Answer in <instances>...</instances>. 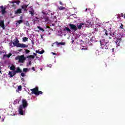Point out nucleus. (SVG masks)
Instances as JSON below:
<instances>
[{"label": "nucleus", "mask_w": 125, "mask_h": 125, "mask_svg": "<svg viewBox=\"0 0 125 125\" xmlns=\"http://www.w3.org/2000/svg\"><path fill=\"white\" fill-rule=\"evenodd\" d=\"M87 9H88L87 8H86L85 11V12L87 11Z\"/></svg>", "instance_id": "obj_56"}, {"label": "nucleus", "mask_w": 125, "mask_h": 125, "mask_svg": "<svg viewBox=\"0 0 125 125\" xmlns=\"http://www.w3.org/2000/svg\"><path fill=\"white\" fill-rule=\"evenodd\" d=\"M17 73V72H16V71H14V72H13V76H15V75H16V73Z\"/></svg>", "instance_id": "obj_40"}, {"label": "nucleus", "mask_w": 125, "mask_h": 125, "mask_svg": "<svg viewBox=\"0 0 125 125\" xmlns=\"http://www.w3.org/2000/svg\"><path fill=\"white\" fill-rule=\"evenodd\" d=\"M83 25H84V23H80L79 25H77V29L81 30L83 28Z\"/></svg>", "instance_id": "obj_17"}, {"label": "nucleus", "mask_w": 125, "mask_h": 125, "mask_svg": "<svg viewBox=\"0 0 125 125\" xmlns=\"http://www.w3.org/2000/svg\"><path fill=\"white\" fill-rule=\"evenodd\" d=\"M42 13H43V14H45V13H44V12H42Z\"/></svg>", "instance_id": "obj_57"}, {"label": "nucleus", "mask_w": 125, "mask_h": 125, "mask_svg": "<svg viewBox=\"0 0 125 125\" xmlns=\"http://www.w3.org/2000/svg\"><path fill=\"white\" fill-rule=\"evenodd\" d=\"M1 53H2V52L0 51V54H1Z\"/></svg>", "instance_id": "obj_59"}, {"label": "nucleus", "mask_w": 125, "mask_h": 125, "mask_svg": "<svg viewBox=\"0 0 125 125\" xmlns=\"http://www.w3.org/2000/svg\"><path fill=\"white\" fill-rule=\"evenodd\" d=\"M117 19H121V16H120V14H119V15H118Z\"/></svg>", "instance_id": "obj_41"}, {"label": "nucleus", "mask_w": 125, "mask_h": 125, "mask_svg": "<svg viewBox=\"0 0 125 125\" xmlns=\"http://www.w3.org/2000/svg\"><path fill=\"white\" fill-rule=\"evenodd\" d=\"M17 103L19 104V101L18 100H16L14 101V105H16Z\"/></svg>", "instance_id": "obj_28"}, {"label": "nucleus", "mask_w": 125, "mask_h": 125, "mask_svg": "<svg viewBox=\"0 0 125 125\" xmlns=\"http://www.w3.org/2000/svg\"><path fill=\"white\" fill-rule=\"evenodd\" d=\"M10 70H11V71H15V66H14V65H12L10 67Z\"/></svg>", "instance_id": "obj_19"}, {"label": "nucleus", "mask_w": 125, "mask_h": 125, "mask_svg": "<svg viewBox=\"0 0 125 125\" xmlns=\"http://www.w3.org/2000/svg\"><path fill=\"white\" fill-rule=\"evenodd\" d=\"M33 54H34V55H35V56H37V54L34 53Z\"/></svg>", "instance_id": "obj_52"}, {"label": "nucleus", "mask_w": 125, "mask_h": 125, "mask_svg": "<svg viewBox=\"0 0 125 125\" xmlns=\"http://www.w3.org/2000/svg\"><path fill=\"white\" fill-rule=\"evenodd\" d=\"M65 8H66L63 6L58 7V9H59V10H64V9H65Z\"/></svg>", "instance_id": "obj_22"}, {"label": "nucleus", "mask_w": 125, "mask_h": 125, "mask_svg": "<svg viewBox=\"0 0 125 125\" xmlns=\"http://www.w3.org/2000/svg\"><path fill=\"white\" fill-rule=\"evenodd\" d=\"M17 73H22V70L20 69V67H17L16 71H15Z\"/></svg>", "instance_id": "obj_18"}, {"label": "nucleus", "mask_w": 125, "mask_h": 125, "mask_svg": "<svg viewBox=\"0 0 125 125\" xmlns=\"http://www.w3.org/2000/svg\"><path fill=\"white\" fill-rule=\"evenodd\" d=\"M20 2H21V1H19V0H17L16 1V3H17V4L19 5V3H20Z\"/></svg>", "instance_id": "obj_36"}, {"label": "nucleus", "mask_w": 125, "mask_h": 125, "mask_svg": "<svg viewBox=\"0 0 125 125\" xmlns=\"http://www.w3.org/2000/svg\"><path fill=\"white\" fill-rule=\"evenodd\" d=\"M29 5H23L22 6H21V8L22 9H24V10H25V11H27V8L28 7V6Z\"/></svg>", "instance_id": "obj_15"}, {"label": "nucleus", "mask_w": 125, "mask_h": 125, "mask_svg": "<svg viewBox=\"0 0 125 125\" xmlns=\"http://www.w3.org/2000/svg\"><path fill=\"white\" fill-rule=\"evenodd\" d=\"M33 21L34 22L39 21V18L38 17H35V18L33 19Z\"/></svg>", "instance_id": "obj_30"}, {"label": "nucleus", "mask_w": 125, "mask_h": 125, "mask_svg": "<svg viewBox=\"0 0 125 125\" xmlns=\"http://www.w3.org/2000/svg\"><path fill=\"white\" fill-rule=\"evenodd\" d=\"M0 74H1V75L2 74V73H1V71H0Z\"/></svg>", "instance_id": "obj_58"}, {"label": "nucleus", "mask_w": 125, "mask_h": 125, "mask_svg": "<svg viewBox=\"0 0 125 125\" xmlns=\"http://www.w3.org/2000/svg\"><path fill=\"white\" fill-rule=\"evenodd\" d=\"M21 77H25V73H21Z\"/></svg>", "instance_id": "obj_39"}, {"label": "nucleus", "mask_w": 125, "mask_h": 125, "mask_svg": "<svg viewBox=\"0 0 125 125\" xmlns=\"http://www.w3.org/2000/svg\"><path fill=\"white\" fill-rule=\"evenodd\" d=\"M17 23H18L19 24H21V23H23V20H20L17 21Z\"/></svg>", "instance_id": "obj_29"}, {"label": "nucleus", "mask_w": 125, "mask_h": 125, "mask_svg": "<svg viewBox=\"0 0 125 125\" xmlns=\"http://www.w3.org/2000/svg\"><path fill=\"white\" fill-rule=\"evenodd\" d=\"M95 30L97 32H100V31H102L103 32H104V31H105V32H107V30L103 28V27H102V26H101V25H98L97 26V27H96L95 28Z\"/></svg>", "instance_id": "obj_5"}, {"label": "nucleus", "mask_w": 125, "mask_h": 125, "mask_svg": "<svg viewBox=\"0 0 125 125\" xmlns=\"http://www.w3.org/2000/svg\"><path fill=\"white\" fill-rule=\"evenodd\" d=\"M23 72H24L25 73H27V72H28V68H23Z\"/></svg>", "instance_id": "obj_31"}, {"label": "nucleus", "mask_w": 125, "mask_h": 125, "mask_svg": "<svg viewBox=\"0 0 125 125\" xmlns=\"http://www.w3.org/2000/svg\"><path fill=\"white\" fill-rule=\"evenodd\" d=\"M121 17H124V14L123 13H122L121 14Z\"/></svg>", "instance_id": "obj_46"}, {"label": "nucleus", "mask_w": 125, "mask_h": 125, "mask_svg": "<svg viewBox=\"0 0 125 125\" xmlns=\"http://www.w3.org/2000/svg\"><path fill=\"white\" fill-rule=\"evenodd\" d=\"M20 56H18V57H17L15 58V60H19V59H20Z\"/></svg>", "instance_id": "obj_35"}, {"label": "nucleus", "mask_w": 125, "mask_h": 125, "mask_svg": "<svg viewBox=\"0 0 125 125\" xmlns=\"http://www.w3.org/2000/svg\"><path fill=\"white\" fill-rule=\"evenodd\" d=\"M63 31H67V32H71V29L69 28L68 27H65L63 29Z\"/></svg>", "instance_id": "obj_21"}, {"label": "nucleus", "mask_w": 125, "mask_h": 125, "mask_svg": "<svg viewBox=\"0 0 125 125\" xmlns=\"http://www.w3.org/2000/svg\"><path fill=\"white\" fill-rule=\"evenodd\" d=\"M88 10H90V9H88Z\"/></svg>", "instance_id": "obj_64"}, {"label": "nucleus", "mask_w": 125, "mask_h": 125, "mask_svg": "<svg viewBox=\"0 0 125 125\" xmlns=\"http://www.w3.org/2000/svg\"><path fill=\"white\" fill-rule=\"evenodd\" d=\"M26 58H32V59H35V56L33 55H29L26 57Z\"/></svg>", "instance_id": "obj_23"}, {"label": "nucleus", "mask_w": 125, "mask_h": 125, "mask_svg": "<svg viewBox=\"0 0 125 125\" xmlns=\"http://www.w3.org/2000/svg\"><path fill=\"white\" fill-rule=\"evenodd\" d=\"M10 56H11V54H10V55H7V57H8V58H9V57H10Z\"/></svg>", "instance_id": "obj_47"}, {"label": "nucleus", "mask_w": 125, "mask_h": 125, "mask_svg": "<svg viewBox=\"0 0 125 125\" xmlns=\"http://www.w3.org/2000/svg\"><path fill=\"white\" fill-rule=\"evenodd\" d=\"M12 7H15V4L12 5Z\"/></svg>", "instance_id": "obj_51"}, {"label": "nucleus", "mask_w": 125, "mask_h": 125, "mask_svg": "<svg viewBox=\"0 0 125 125\" xmlns=\"http://www.w3.org/2000/svg\"><path fill=\"white\" fill-rule=\"evenodd\" d=\"M29 65L30 66H31V65H32V62H31V61L29 62V63H28V64L27 63V66H29Z\"/></svg>", "instance_id": "obj_34"}, {"label": "nucleus", "mask_w": 125, "mask_h": 125, "mask_svg": "<svg viewBox=\"0 0 125 125\" xmlns=\"http://www.w3.org/2000/svg\"><path fill=\"white\" fill-rule=\"evenodd\" d=\"M26 60V58H25V57L24 55L20 56V59H19V62L21 63H23L24 62V61Z\"/></svg>", "instance_id": "obj_9"}, {"label": "nucleus", "mask_w": 125, "mask_h": 125, "mask_svg": "<svg viewBox=\"0 0 125 125\" xmlns=\"http://www.w3.org/2000/svg\"><path fill=\"white\" fill-rule=\"evenodd\" d=\"M32 94H35V95H40V94H42V91H39V87H36L34 88L30 89Z\"/></svg>", "instance_id": "obj_4"}, {"label": "nucleus", "mask_w": 125, "mask_h": 125, "mask_svg": "<svg viewBox=\"0 0 125 125\" xmlns=\"http://www.w3.org/2000/svg\"><path fill=\"white\" fill-rule=\"evenodd\" d=\"M25 25H26V26H28V27H30V23L29 22V21H27L25 22V23H24Z\"/></svg>", "instance_id": "obj_25"}, {"label": "nucleus", "mask_w": 125, "mask_h": 125, "mask_svg": "<svg viewBox=\"0 0 125 125\" xmlns=\"http://www.w3.org/2000/svg\"><path fill=\"white\" fill-rule=\"evenodd\" d=\"M114 51H115V48H112V52H114Z\"/></svg>", "instance_id": "obj_48"}, {"label": "nucleus", "mask_w": 125, "mask_h": 125, "mask_svg": "<svg viewBox=\"0 0 125 125\" xmlns=\"http://www.w3.org/2000/svg\"><path fill=\"white\" fill-rule=\"evenodd\" d=\"M55 43H56L57 45H65V44H66L65 42H56L54 43H53V44H55Z\"/></svg>", "instance_id": "obj_11"}, {"label": "nucleus", "mask_w": 125, "mask_h": 125, "mask_svg": "<svg viewBox=\"0 0 125 125\" xmlns=\"http://www.w3.org/2000/svg\"><path fill=\"white\" fill-rule=\"evenodd\" d=\"M32 69L33 71H36V69L35 68V67H33Z\"/></svg>", "instance_id": "obj_45"}, {"label": "nucleus", "mask_w": 125, "mask_h": 125, "mask_svg": "<svg viewBox=\"0 0 125 125\" xmlns=\"http://www.w3.org/2000/svg\"><path fill=\"white\" fill-rule=\"evenodd\" d=\"M41 38H42V35L41 36Z\"/></svg>", "instance_id": "obj_61"}, {"label": "nucleus", "mask_w": 125, "mask_h": 125, "mask_svg": "<svg viewBox=\"0 0 125 125\" xmlns=\"http://www.w3.org/2000/svg\"><path fill=\"white\" fill-rule=\"evenodd\" d=\"M29 14H31V16H34L35 15V11L34 10L33 11H29Z\"/></svg>", "instance_id": "obj_20"}, {"label": "nucleus", "mask_w": 125, "mask_h": 125, "mask_svg": "<svg viewBox=\"0 0 125 125\" xmlns=\"http://www.w3.org/2000/svg\"><path fill=\"white\" fill-rule=\"evenodd\" d=\"M60 5H63V3H62V2H61V1H60Z\"/></svg>", "instance_id": "obj_43"}, {"label": "nucleus", "mask_w": 125, "mask_h": 125, "mask_svg": "<svg viewBox=\"0 0 125 125\" xmlns=\"http://www.w3.org/2000/svg\"><path fill=\"white\" fill-rule=\"evenodd\" d=\"M9 67H10V65H9V66H8V68H9Z\"/></svg>", "instance_id": "obj_63"}, {"label": "nucleus", "mask_w": 125, "mask_h": 125, "mask_svg": "<svg viewBox=\"0 0 125 125\" xmlns=\"http://www.w3.org/2000/svg\"><path fill=\"white\" fill-rule=\"evenodd\" d=\"M38 29H39L40 31H42V32H44V29L42 28L41 26H37Z\"/></svg>", "instance_id": "obj_24"}, {"label": "nucleus", "mask_w": 125, "mask_h": 125, "mask_svg": "<svg viewBox=\"0 0 125 125\" xmlns=\"http://www.w3.org/2000/svg\"><path fill=\"white\" fill-rule=\"evenodd\" d=\"M4 118H2V119H1V122H4Z\"/></svg>", "instance_id": "obj_44"}, {"label": "nucleus", "mask_w": 125, "mask_h": 125, "mask_svg": "<svg viewBox=\"0 0 125 125\" xmlns=\"http://www.w3.org/2000/svg\"><path fill=\"white\" fill-rule=\"evenodd\" d=\"M0 8L1 9V12L2 14H5V13H6V11H5L6 8L5 7H4L2 5L0 7Z\"/></svg>", "instance_id": "obj_10"}, {"label": "nucleus", "mask_w": 125, "mask_h": 125, "mask_svg": "<svg viewBox=\"0 0 125 125\" xmlns=\"http://www.w3.org/2000/svg\"><path fill=\"white\" fill-rule=\"evenodd\" d=\"M18 88L19 90H22V86L21 85L18 86Z\"/></svg>", "instance_id": "obj_32"}, {"label": "nucleus", "mask_w": 125, "mask_h": 125, "mask_svg": "<svg viewBox=\"0 0 125 125\" xmlns=\"http://www.w3.org/2000/svg\"><path fill=\"white\" fill-rule=\"evenodd\" d=\"M25 52L26 54H28L30 52V50H29L28 49H25Z\"/></svg>", "instance_id": "obj_33"}, {"label": "nucleus", "mask_w": 125, "mask_h": 125, "mask_svg": "<svg viewBox=\"0 0 125 125\" xmlns=\"http://www.w3.org/2000/svg\"><path fill=\"white\" fill-rule=\"evenodd\" d=\"M26 107H28V102L27 100H26V99H23L22 100V104L20 105L19 108V114H20V115H21V116H23L24 115L23 108L25 109V108H26Z\"/></svg>", "instance_id": "obj_1"}, {"label": "nucleus", "mask_w": 125, "mask_h": 125, "mask_svg": "<svg viewBox=\"0 0 125 125\" xmlns=\"http://www.w3.org/2000/svg\"><path fill=\"white\" fill-rule=\"evenodd\" d=\"M9 76H10V78H13V75L12 74V72L9 71L8 73Z\"/></svg>", "instance_id": "obj_26"}, {"label": "nucleus", "mask_w": 125, "mask_h": 125, "mask_svg": "<svg viewBox=\"0 0 125 125\" xmlns=\"http://www.w3.org/2000/svg\"><path fill=\"white\" fill-rule=\"evenodd\" d=\"M72 41H71V42H72V43H74V42H75V41H74L73 39H71Z\"/></svg>", "instance_id": "obj_42"}, {"label": "nucleus", "mask_w": 125, "mask_h": 125, "mask_svg": "<svg viewBox=\"0 0 125 125\" xmlns=\"http://www.w3.org/2000/svg\"><path fill=\"white\" fill-rule=\"evenodd\" d=\"M120 29H124V24L121 23V25L120 26Z\"/></svg>", "instance_id": "obj_37"}, {"label": "nucleus", "mask_w": 125, "mask_h": 125, "mask_svg": "<svg viewBox=\"0 0 125 125\" xmlns=\"http://www.w3.org/2000/svg\"><path fill=\"white\" fill-rule=\"evenodd\" d=\"M17 47H21V48H25L26 47H28V45H26L24 43H19L17 45Z\"/></svg>", "instance_id": "obj_8"}, {"label": "nucleus", "mask_w": 125, "mask_h": 125, "mask_svg": "<svg viewBox=\"0 0 125 125\" xmlns=\"http://www.w3.org/2000/svg\"><path fill=\"white\" fill-rule=\"evenodd\" d=\"M0 27L3 29H5V27H4V21H0Z\"/></svg>", "instance_id": "obj_12"}, {"label": "nucleus", "mask_w": 125, "mask_h": 125, "mask_svg": "<svg viewBox=\"0 0 125 125\" xmlns=\"http://www.w3.org/2000/svg\"><path fill=\"white\" fill-rule=\"evenodd\" d=\"M68 26L70 27L71 30L73 31H77L78 30V27L74 24L70 23L68 24Z\"/></svg>", "instance_id": "obj_6"}, {"label": "nucleus", "mask_w": 125, "mask_h": 125, "mask_svg": "<svg viewBox=\"0 0 125 125\" xmlns=\"http://www.w3.org/2000/svg\"><path fill=\"white\" fill-rule=\"evenodd\" d=\"M21 81H22V82H24V81H25V80H24V78H21Z\"/></svg>", "instance_id": "obj_49"}, {"label": "nucleus", "mask_w": 125, "mask_h": 125, "mask_svg": "<svg viewBox=\"0 0 125 125\" xmlns=\"http://www.w3.org/2000/svg\"><path fill=\"white\" fill-rule=\"evenodd\" d=\"M53 44H52V46H53Z\"/></svg>", "instance_id": "obj_62"}, {"label": "nucleus", "mask_w": 125, "mask_h": 125, "mask_svg": "<svg viewBox=\"0 0 125 125\" xmlns=\"http://www.w3.org/2000/svg\"><path fill=\"white\" fill-rule=\"evenodd\" d=\"M11 44H13L14 46L17 47V45L18 43H19V40H18V39L16 38L14 40V42H11Z\"/></svg>", "instance_id": "obj_7"}, {"label": "nucleus", "mask_w": 125, "mask_h": 125, "mask_svg": "<svg viewBox=\"0 0 125 125\" xmlns=\"http://www.w3.org/2000/svg\"><path fill=\"white\" fill-rule=\"evenodd\" d=\"M100 42L102 49H108L109 48V40L103 39L100 40Z\"/></svg>", "instance_id": "obj_2"}, {"label": "nucleus", "mask_w": 125, "mask_h": 125, "mask_svg": "<svg viewBox=\"0 0 125 125\" xmlns=\"http://www.w3.org/2000/svg\"><path fill=\"white\" fill-rule=\"evenodd\" d=\"M23 42H28V38L27 37H24L22 38Z\"/></svg>", "instance_id": "obj_27"}, {"label": "nucleus", "mask_w": 125, "mask_h": 125, "mask_svg": "<svg viewBox=\"0 0 125 125\" xmlns=\"http://www.w3.org/2000/svg\"><path fill=\"white\" fill-rule=\"evenodd\" d=\"M12 3H16V1H13L11 2Z\"/></svg>", "instance_id": "obj_50"}, {"label": "nucleus", "mask_w": 125, "mask_h": 125, "mask_svg": "<svg viewBox=\"0 0 125 125\" xmlns=\"http://www.w3.org/2000/svg\"><path fill=\"white\" fill-rule=\"evenodd\" d=\"M36 53H39V54H43L44 53V50L42 49V51H40V50H38L36 51Z\"/></svg>", "instance_id": "obj_14"}, {"label": "nucleus", "mask_w": 125, "mask_h": 125, "mask_svg": "<svg viewBox=\"0 0 125 125\" xmlns=\"http://www.w3.org/2000/svg\"><path fill=\"white\" fill-rule=\"evenodd\" d=\"M105 34L106 36H107V37H109V39H112L111 37H113V38H119L120 36H121V34L119 33L118 32H110L109 33L105 32Z\"/></svg>", "instance_id": "obj_3"}, {"label": "nucleus", "mask_w": 125, "mask_h": 125, "mask_svg": "<svg viewBox=\"0 0 125 125\" xmlns=\"http://www.w3.org/2000/svg\"><path fill=\"white\" fill-rule=\"evenodd\" d=\"M32 44H35V43H34V42L33 41H32Z\"/></svg>", "instance_id": "obj_55"}, {"label": "nucleus", "mask_w": 125, "mask_h": 125, "mask_svg": "<svg viewBox=\"0 0 125 125\" xmlns=\"http://www.w3.org/2000/svg\"><path fill=\"white\" fill-rule=\"evenodd\" d=\"M121 41H122V39L120 38V39H117V40L116 41V43L117 45H120V43L121 42Z\"/></svg>", "instance_id": "obj_13"}, {"label": "nucleus", "mask_w": 125, "mask_h": 125, "mask_svg": "<svg viewBox=\"0 0 125 125\" xmlns=\"http://www.w3.org/2000/svg\"><path fill=\"white\" fill-rule=\"evenodd\" d=\"M53 54L54 55H56L57 54H56V53H53Z\"/></svg>", "instance_id": "obj_54"}, {"label": "nucleus", "mask_w": 125, "mask_h": 125, "mask_svg": "<svg viewBox=\"0 0 125 125\" xmlns=\"http://www.w3.org/2000/svg\"><path fill=\"white\" fill-rule=\"evenodd\" d=\"M82 49H84V50H86L87 49V48H82Z\"/></svg>", "instance_id": "obj_53"}, {"label": "nucleus", "mask_w": 125, "mask_h": 125, "mask_svg": "<svg viewBox=\"0 0 125 125\" xmlns=\"http://www.w3.org/2000/svg\"><path fill=\"white\" fill-rule=\"evenodd\" d=\"M41 71H42V68H41Z\"/></svg>", "instance_id": "obj_60"}, {"label": "nucleus", "mask_w": 125, "mask_h": 125, "mask_svg": "<svg viewBox=\"0 0 125 125\" xmlns=\"http://www.w3.org/2000/svg\"><path fill=\"white\" fill-rule=\"evenodd\" d=\"M45 21H47L48 20V18L47 17H44Z\"/></svg>", "instance_id": "obj_38"}, {"label": "nucleus", "mask_w": 125, "mask_h": 125, "mask_svg": "<svg viewBox=\"0 0 125 125\" xmlns=\"http://www.w3.org/2000/svg\"><path fill=\"white\" fill-rule=\"evenodd\" d=\"M20 13H22V9H18L15 11V14H20Z\"/></svg>", "instance_id": "obj_16"}]
</instances>
